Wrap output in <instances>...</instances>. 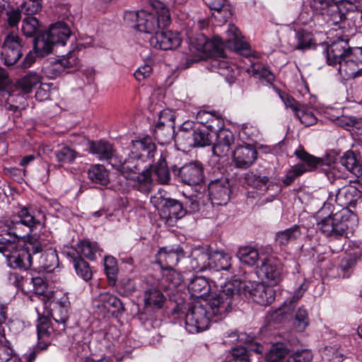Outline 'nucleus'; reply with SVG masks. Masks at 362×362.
Returning <instances> with one entry per match:
<instances>
[{
  "label": "nucleus",
  "mask_w": 362,
  "mask_h": 362,
  "mask_svg": "<svg viewBox=\"0 0 362 362\" xmlns=\"http://www.w3.org/2000/svg\"><path fill=\"white\" fill-rule=\"evenodd\" d=\"M247 72L256 78L264 79L269 83H272L274 81V74L259 63H252V65L247 69Z\"/></svg>",
  "instance_id": "45"
},
{
  "label": "nucleus",
  "mask_w": 362,
  "mask_h": 362,
  "mask_svg": "<svg viewBox=\"0 0 362 362\" xmlns=\"http://www.w3.org/2000/svg\"><path fill=\"white\" fill-rule=\"evenodd\" d=\"M323 55L329 65H339L338 72L344 80L356 77L362 71V48H351L348 40L340 38L333 42Z\"/></svg>",
  "instance_id": "2"
},
{
  "label": "nucleus",
  "mask_w": 362,
  "mask_h": 362,
  "mask_svg": "<svg viewBox=\"0 0 362 362\" xmlns=\"http://www.w3.org/2000/svg\"><path fill=\"white\" fill-rule=\"evenodd\" d=\"M197 119L201 123L206 124L208 128L214 129L215 124H217V127L218 128L220 127L218 125L221 122L220 119L215 117L210 112L206 111L199 112L197 114Z\"/></svg>",
  "instance_id": "62"
},
{
  "label": "nucleus",
  "mask_w": 362,
  "mask_h": 362,
  "mask_svg": "<svg viewBox=\"0 0 362 362\" xmlns=\"http://www.w3.org/2000/svg\"><path fill=\"white\" fill-rule=\"evenodd\" d=\"M54 45L45 32L33 40V49L37 57H44L51 53Z\"/></svg>",
  "instance_id": "34"
},
{
  "label": "nucleus",
  "mask_w": 362,
  "mask_h": 362,
  "mask_svg": "<svg viewBox=\"0 0 362 362\" xmlns=\"http://www.w3.org/2000/svg\"><path fill=\"white\" fill-rule=\"evenodd\" d=\"M50 40L55 45L64 46L71 36V30L64 22H57L52 25L48 30L45 31Z\"/></svg>",
  "instance_id": "28"
},
{
  "label": "nucleus",
  "mask_w": 362,
  "mask_h": 362,
  "mask_svg": "<svg viewBox=\"0 0 362 362\" xmlns=\"http://www.w3.org/2000/svg\"><path fill=\"white\" fill-rule=\"evenodd\" d=\"M193 147H204L211 145V137L208 131L196 128Z\"/></svg>",
  "instance_id": "55"
},
{
  "label": "nucleus",
  "mask_w": 362,
  "mask_h": 362,
  "mask_svg": "<svg viewBox=\"0 0 362 362\" xmlns=\"http://www.w3.org/2000/svg\"><path fill=\"white\" fill-rule=\"evenodd\" d=\"M43 243L35 236H30L24 247L18 245L15 241L0 235V252L5 257L7 264L13 269H27L33 262L35 255ZM45 246V244H44Z\"/></svg>",
  "instance_id": "4"
},
{
  "label": "nucleus",
  "mask_w": 362,
  "mask_h": 362,
  "mask_svg": "<svg viewBox=\"0 0 362 362\" xmlns=\"http://www.w3.org/2000/svg\"><path fill=\"white\" fill-rule=\"evenodd\" d=\"M243 294L246 298L261 305L271 304L275 298L274 290L257 281H241L239 296Z\"/></svg>",
  "instance_id": "12"
},
{
  "label": "nucleus",
  "mask_w": 362,
  "mask_h": 362,
  "mask_svg": "<svg viewBox=\"0 0 362 362\" xmlns=\"http://www.w3.org/2000/svg\"><path fill=\"white\" fill-rule=\"evenodd\" d=\"M23 224L19 221H12L8 227V235L10 236L12 241L16 239L23 238L25 234L21 232V229Z\"/></svg>",
  "instance_id": "64"
},
{
  "label": "nucleus",
  "mask_w": 362,
  "mask_h": 362,
  "mask_svg": "<svg viewBox=\"0 0 362 362\" xmlns=\"http://www.w3.org/2000/svg\"><path fill=\"white\" fill-rule=\"evenodd\" d=\"M361 196V191L355 186L349 185L339 189L336 194H330L328 202L334 200L339 206L347 209L348 206L354 205Z\"/></svg>",
  "instance_id": "21"
},
{
  "label": "nucleus",
  "mask_w": 362,
  "mask_h": 362,
  "mask_svg": "<svg viewBox=\"0 0 362 362\" xmlns=\"http://www.w3.org/2000/svg\"><path fill=\"white\" fill-rule=\"evenodd\" d=\"M289 348L285 343L279 342L273 344L267 355L268 362H286V357L289 354Z\"/></svg>",
  "instance_id": "37"
},
{
  "label": "nucleus",
  "mask_w": 362,
  "mask_h": 362,
  "mask_svg": "<svg viewBox=\"0 0 362 362\" xmlns=\"http://www.w3.org/2000/svg\"><path fill=\"white\" fill-rule=\"evenodd\" d=\"M257 151L251 145L238 146L233 152L235 165L241 169L249 168L257 159Z\"/></svg>",
  "instance_id": "22"
},
{
  "label": "nucleus",
  "mask_w": 362,
  "mask_h": 362,
  "mask_svg": "<svg viewBox=\"0 0 362 362\" xmlns=\"http://www.w3.org/2000/svg\"><path fill=\"white\" fill-rule=\"evenodd\" d=\"M313 358V354L308 349L297 351L289 355L286 362H310Z\"/></svg>",
  "instance_id": "63"
},
{
  "label": "nucleus",
  "mask_w": 362,
  "mask_h": 362,
  "mask_svg": "<svg viewBox=\"0 0 362 362\" xmlns=\"http://www.w3.org/2000/svg\"><path fill=\"white\" fill-rule=\"evenodd\" d=\"M294 154L304 163L296 164L287 171L282 180L283 183L286 186L292 184L296 177L301 176L305 173L315 170L318 167L325 165L322 158L309 154L303 148L296 150Z\"/></svg>",
  "instance_id": "11"
},
{
  "label": "nucleus",
  "mask_w": 362,
  "mask_h": 362,
  "mask_svg": "<svg viewBox=\"0 0 362 362\" xmlns=\"http://www.w3.org/2000/svg\"><path fill=\"white\" fill-rule=\"evenodd\" d=\"M88 178L95 183L106 185L109 182L108 173L103 165H93L88 170Z\"/></svg>",
  "instance_id": "41"
},
{
  "label": "nucleus",
  "mask_w": 362,
  "mask_h": 362,
  "mask_svg": "<svg viewBox=\"0 0 362 362\" xmlns=\"http://www.w3.org/2000/svg\"><path fill=\"white\" fill-rule=\"evenodd\" d=\"M105 274L110 286L116 285L117 275L118 273L117 262L112 256H107L104 259Z\"/></svg>",
  "instance_id": "46"
},
{
  "label": "nucleus",
  "mask_w": 362,
  "mask_h": 362,
  "mask_svg": "<svg viewBox=\"0 0 362 362\" xmlns=\"http://www.w3.org/2000/svg\"><path fill=\"white\" fill-rule=\"evenodd\" d=\"M249 351L244 346H238L231 349L232 358L228 362H250Z\"/></svg>",
  "instance_id": "61"
},
{
  "label": "nucleus",
  "mask_w": 362,
  "mask_h": 362,
  "mask_svg": "<svg viewBox=\"0 0 362 362\" xmlns=\"http://www.w3.org/2000/svg\"><path fill=\"white\" fill-rule=\"evenodd\" d=\"M149 6L152 11L142 9L138 11L125 12L126 20L135 21V26L140 32L153 35L158 28L169 25L170 13L163 3L158 0H149Z\"/></svg>",
  "instance_id": "6"
},
{
  "label": "nucleus",
  "mask_w": 362,
  "mask_h": 362,
  "mask_svg": "<svg viewBox=\"0 0 362 362\" xmlns=\"http://www.w3.org/2000/svg\"><path fill=\"white\" fill-rule=\"evenodd\" d=\"M309 324L308 311L300 307L298 309L296 315L294 326L298 332H303L308 327Z\"/></svg>",
  "instance_id": "56"
},
{
  "label": "nucleus",
  "mask_w": 362,
  "mask_h": 362,
  "mask_svg": "<svg viewBox=\"0 0 362 362\" xmlns=\"http://www.w3.org/2000/svg\"><path fill=\"white\" fill-rule=\"evenodd\" d=\"M155 137L160 145H165L170 144L175 136L174 127H155Z\"/></svg>",
  "instance_id": "47"
},
{
  "label": "nucleus",
  "mask_w": 362,
  "mask_h": 362,
  "mask_svg": "<svg viewBox=\"0 0 362 362\" xmlns=\"http://www.w3.org/2000/svg\"><path fill=\"white\" fill-rule=\"evenodd\" d=\"M183 257V250L179 245L167 246L158 250L156 255V262L160 266L161 269L173 268Z\"/></svg>",
  "instance_id": "20"
},
{
  "label": "nucleus",
  "mask_w": 362,
  "mask_h": 362,
  "mask_svg": "<svg viewBox=\"0 0 362 362\" xmlns=\"http://www.w3.org/2000/svg\"><path fill=\"white\" fill-rule=\"evenodd\" d=\"M211 321L214 320L205 305L196 303L188 308L185 314V329L190 334L199 333L206 330Z\"/></svg>",
  "instance_id": "10"
},
{
  "label": "nucleus",
  "mask_w": 362,
  "mask_h": 362,
  "mask_svg": "<svg viewBox=\"0 0 362 362\" xmlns=\"http://www.w3.org/2000/svg\"><path fill=\"white\" fill-rule=\"evenodd\" d=\"M144 300L146 308L159 309L162 308L165 298L159 290L156 288H149L144 292Z\"/></svg>",
  "instance_id": "36"
},
{
  "label": "nucleus",
  "mask_w": 362,
  "mask_h": 362,
  "mask_svg": "<svg viewBox=\"0 0 362 362\" xmlns=\"http://www.w3.org/2000/svg\"><path fill=\"white\" fill-rule=\"evenodd\" d=\"M188 37L190 44L199 52L222 56L226 47L243 55L250 54L249 45L244 40L239 29L233 24L228 25L225 39L214 36L213 39L208 40L204 35H200L197 38L190 36Z\"/></svg>",
  "instance_id": "3"
},
{
  "label": "nucleus",
  "mask_w": 362,
  "mask_h": 362,
  "mask_svg": "<svg viewBox=\"0 0 362 362\" xmlns=\"http://www.w3.org/2000/svg\"><path fill=\"white\" fill-rule=\"evenodd\" d=\"M81 45H75L61 59L51 62L46 67V73L51 78H56L71 68H77L79 60L77 55Z\"/></svg>",
  "instance_id": "14"
},
{
  "label": "nucleus",
  "mask_w": 362,
  "mask_h": 362,
  "mask_svg": "<svg viewBox=\"0 0 362 362\" xmlns=\"http://www.w3.org/2000/svg\"><path fill=\"white\" fill-rule=\"evenodd\" d=\"M37 240H40L45 244L42 245L38 252L33 255V261H36L39 266L47 271H52L58 266L59 260L56 250H54L50 243V240L45 238V235H40L36 237Z\"/></svg>",
  "instance_id": "15"
},
{
  "label": "nucleus",
  "mask_w": 362,
  "mask_h": 362,
  "mask_svg": "<svg viewBox=\"0 0 362 362\" xmlns=\"http://www.w3.org/2000/svg\"><path fill=\"white\" fill-rule=\"evenodd\" d=\"M45 308H49L51 315L54 320L62 325V329H65V324L69 319V310L70 308V302L66 294H63L60 298H54L50 300Z\"/></svg>",
  "instance_id": "18"
},
{
  "label": "nucleus",
  "mask_w": 362,
  "mask_h": 362,
  "mask_svg": "<svg viewBox=\"0 0 362 362\" xmlns=\"http://www.w3.org/2000/svg\"><path fill=\"white\" fill-rule=\"evenodd\" d=\"M308 4L315 13L326 16L327 21L330 25L344 28L347 16L333 0H308Z\"/></svg>",
  "instance_id": "9"
},
{
  "label": "nucleus",
  "mask_w": 362,
  "mask_h": 362,
  "mask_svg": "<svg viewBox=\"0 0 362 362\" xmlns=\"http://www.w3.org/2000/svg\"><path fill=\"white\" fill-rule=\"evenodd\" d=\"M18 217L23 226L28 228L30 232L41 226L42 223L35 215L34 212L28 207H23L18 212Z\"/></svg>",
  "instance_id": "38"
},
{
  "label": "nucleus",
  "mask_w": 362,
  "mask_h": 362,
  "mask_svg": "<svg viewBox=\"0 0 362 362\" xmlns=\"http://www.w3.org/2000/svg\"><path fill=\"white\" fill-rule=\"evenodd\" d=\"M296 39L297 40L296 49H305L310 48L312 45L313 39L310 33L304 30H298L296 33Z\"/></svg>",
  "instance_id": "57"
},
{
  "label": "nucleus",
  "mask_w": 362,
  "mask_h": 362,
  "mask_svg": "<svg viewBox=\"0 0 362 362\" xmlns=\"http://www.w3.org/2000/svg\"><path fill=\"white\" fill-rule=\"evenodd\" d=\"M211 66L214 71L223 76L229 83L235 81L238 73V70L235 65H231L224 59H215L211 61Z\"/></svg>",
  "instance_id": "30"
},
{
  "label": "nucleus",
  "mask_w": 362,
  "mask_h": 362,
  "mask_svg": "<svg viewBox=\"0 0 362 362\" xmlns=\"http://www.w3.org/2000/svg\"><path fill=\"white\" fill-rule=\"evenodd\" d=\"M322 360L327 362H342L344 354L337 344L328 346L322 351Z\"/></svg>",
  "instance_id": "50"
},
{
  "label": "nucleus",
  "mask_w": 362,
  "mask_h": 362,
  "mask_svg": "<svg viewBox=\"0 0 362 362\" xmlns=\"http://www.w3.org/2000/svg\"><path fill=\"white\" fill-rule=\"evenodd\" d=\"M33 286L32 291L47 306V303L54 298V292L48 288L47 281L43 276H33L30 279Z\"/></svg>",
  "instance_id": "26"
},
{
  "label": "nucleus",
  "mask_w": 362,
  "mask_h": 362,
  "mask_svg": "<svg viewBox=\"0 0 362 362\" xmlns=\"http://www.w3.org/2000/svg\"><path fill=\"white\" fill-rule=\"evenodd\" d=\"M49 322V320L47 317L41 316L38 318L37 331L39 341L44 343L42 341L44 339L49 336L52 329Z\"/></svg>",
  "instance_id": "58"
},
{
  "label": "nucleus",
  "mask_w": 362,
  "mask_h": 362,
  "mask_svg": "<svg viewBox=\"0 0 362 362\" xmlns=\"http://www.w3.org/2000/svg\"><path fill=\"white\" fill-rule=\"evenodd\" d=\"M40 76L36 73H28L18 82L19 86L25 93H30L32 88L40 83Z\"/></svg>",
  "instance_id": "53"
},
{
  "label": "nucleus",
  "mask_w": 362,
  "mask_h": 362,
  "mask_svg": "<svg viewBox=\"0 0 362 362\" xmlns=\"http://www.w3.org/2000/svg\"><path fill=\"white\" fill-rule=\"evenodd\" d=\"M173 175L182 183L187 185H197L204 181V166L199 161L190 162L180 168H172Z\"/></svg>",
  "instance_id": "13"
},
{
  "label": "nucleus",
  "mask_w": 362,
  "mask_h": 362,
  "mask_svg": "<svg viewBox=\"0 0 362 362\" xmlns=\"http://www.w3.org/2000/svg\"><path fill=\"white\" fill-rule=\"evenodd\" d=\"M89 152L95 155L100 160L107 161L113 168V158H117L112 146L107 141H91L89 144Z\"/></svg>",
  "instance_id": "25"
},
{
  "label": "nucleus",
  "mask_w": 362,
  "mask_h": 362,
  "mask_svg": "<svg viewBox=\"0 0 362 362\" xmlns=\"http://www.w3.org/2000/svg\"><path fill=\"white\" fill-rule=\"evenodd\" d=\"M67 256L70 257L74 264L76 274L84 281L91 279L93 273L89 264L86 262L81 256H76L75 252H66Z\"/></svg>",
  "instance_id": "32"
},
{
  "label": "nucleus",
  "mask_w": 362,
  "mask_h": 362,
  "mask_svg": "<svg viewBox=\"0 0 362 362\" xmlns=\"http://www.w3.org/2000/svg\"><path fill=\"white\" fill-rule=\"evenodd\" d=\"M332 204L325 202L317 213V228L326 237L338 239L346 236V230L355 216L346 209L335 213L331 209Z\"/></svg>",
  "instance_id": "5"
},
{
  "label": "nucleus",
  "mask_w": 362,
  "mask_h": 362,
  "mask_svg": "<svg viewBox=\"0 0 362 362\" xmlns=\"http://www.w3.org/2000/svg\"><path fill=\"white\" fill-rule=\"evenodd\" d=\"M95 300L98 303L97 305L98 308L104 307L107 309L112 308L118 312L124 311V306L121 300L109 292L100 293Z\"/></svg>",
  "instance_id": "35"
},
{
  "label": "nucleus",
  "mask_w": 362,
  "mask_h": 362,
  "mask_svg": "<svg viewBox=\"0 0 362 362\" xmlns=\"http://www.w3.org/2000/svg\"><path fill=\"white\" fill-rule=\"evenodd\" d=\"M187 289L192 297L203 298L210 293L211 287L206 278L197 276L190 280Z\"/></svg>",
  "instance_id": "27"
},
{
  "label": "nucleus",
  "mask_w": 362,
  "mask_h": 362,
  "mask_svg": "<svg viewBox=\"0 0 362 362\" xmlns=\"http://www.w3.org/2000/svg\"><path fill=\"white\" fill-rule=\"evenodd\" d=\"M171 127L175 126V114L173 110L165 109L160 111L159 115L158 121L156 127Z\"/></svg>",
  "instance_id": "60"
},
{
  "label": "nucleus",
  "mask_w": 362,
  "mask_h": 362,
  "mask_svg": "<svg viewBox=\"0 0 362 362\" xmlns=\"http://www.w3.org/2000/svg\"><path fill=\"white\" fill-rule=\"evenodd\" d=\"M340 164L356 177H359L362 175V165L353 151H346L340 158Z\"/></svg>",
  "instance_id": "31"
},
{
  "label": "nucleus",
  "mask_w": 362,
  "mask_h": 362,
  "mask_svg": "<svg viewBox=\"0 0 362 362\" xmlns=\"http://www.w3.org/2000/svg\"><path fill=\"white\" fill-rule=\"evenodd\" d=\"M23 47L24 45L17 35L8 34L4 39L1 52L4 64L6 66L15 64L22 56Z\"/></svg>",
  "instance_id": "16"
},
{
  "label": "nucleus",
  "mask_w": 362,
  "mask_h": 362,
  "mask_svg": "<svg viewBox=\"0 0 362 362\" xmlns=\"http://www.w3.org/2000/svg\"><path fill=\"white\" fill-rule=\"evenodd\" d=\"M156 144L150 137L132 141V148L124 160L119 156L113 158L114 168L119 171L127 180H132V186L143 193L150 192L152 186L151 163H146V158L154 157Z\"/></svg>",
  "instance_id": "1"
},
{
  "label": "nucleus",
  "mask_w": 362,
  "mask_h": 362,
  "mask_svg": "<svg viewBox=\"0 0 362 362\" xmlns=\"http://www.w3.org/2000/svg\"><path fill=\"white\" fill-rule=\"evenodd\" d=\"M304 284H301L299 288L295 291L294 294L291 298H288L285 300L281 313L286 314L290 311H292L299 300V299L303 296L304 291L306 290V288H304Z\"/></svg>",
  "instance_id": "54"
},
{
  "label": "nucleus",
  "mask_w": 362,
  "mask_h": 362,
  "mask_svg": "<svg viewBox=\"0 0 362 362\" xmlns=\"http://www.w3.org/2000/svg\"><path fill=\"white\" fill-rule=\"evenodd\" d=\"M259 275L264 277L272 286L276 285L281 279L282 267L274 259H264L258 270Z\"/></svg>",
  "instance_id": "23"
},
{
  "label": "nucleus",
  "mask_w": 362,
  "mask_h": 362,
  "mask_svg": "<svg viewBox=\"0 0 362 362\" xmlns=\"http://www.w3.org/2000/svg\"><path fill=\"white\" fill-rule=\"evenodd\" d=\"M241 281L235 279L226 282L221 289L211 293L204 305L214 322L224 319L239 300Z\"/></svg>",
  "instance_id": "7"
},
{
  "label": "nucleus",
  "mask_w": 362,
  "mask_h": 362,
  "mask_svg": "<svg viewBox=\"0 0 362 362\" xmlns=\"http://www.w3.org/2000/svg\"><path fill=\"white\" fill-rule=\"evenodd\" d=\"M99 250L97 243H91L87 240L81 241L77 245L76 250H71L67 252L74 251L76 256L81 255L88 259L93 261L95 259V253Z\"/></svg>",
  "instance_id": "40"
},
{
  "label": "nucleus",
  "mask_w": 362,
  "mask_h": 362,
  "mask_svg": "<svg viewBox=\"0 0 362 362\" xmlns=\"http://www.w3.org/2000/svg\"><path fill=\"white\" fill-rule=\"evenodd\" d=\"M114 286L117 293L123 297H129L136 291L135 283L128 277L121 278Z\"/></svg>",
  "instance_id": "49"
},
{
  "label": "nucleus",
  "mask_w": 362,
  "mask_h": 362,
  "mask_svg": "<svg viewBox=\"0 0 362 362\" xmlns=\"http://www.w3.org/2000/svg\"><path fill=\"white\" fill-rule=\"evenodd\" d=\"M41 8V0H26L21 4V12H23L27 16H32Z\"/></svg>",
  "instance_id": "59"
},
{
  "label": "nucleus",
  "mask_w": 362,
  "mask_h": 362,
  "mask_svg": "<svg viewBox=\"0 0 362 362\" xmlns=\"http://www.w3.org/2000/svg\"><path fill=\"white\" fill-rule=\"evenodd\" d=\"M39 28V22L35 17L27 16L22 23L21 30L26 37H32L37 32Z\"/></svg>",
  "instance_id": "51"
},
{
  "label": "nucleus",
  "mask_w": 362,
  "mask_h": 362,
  "mask_svg": "<svg viewBox=\"0 0 362 362\" xmlns=\"http://www.w3.org/2000/svg\"><path fill=\"white\" fill-rule=\"evenodd\" d=\"M151 203L159 211L160 215L172 224L186 214V209L179 201L168 197L164 190H158L151 197Z\"/></svg>",
  "instance_id": "8"
},
{
  "label": "nucleus",
  "mask_w": 362,
  "mask_h": 362,
  "mask_svg": "<svg viewBox=\"0 0 362 362\" xmlns=\"http://www.w3.org/2000/svg\"><path fill=\"white\" fill-rule=\"evenodd\" d=\"M239 260L248 266H254L259 258L258 250L251 246L240 247L236 255Z\"/></svg>",
  "instance_id": "39"
},
{
  "label": "nucleus",
  "mask_w": 362,
  "mask_h": 362,
  "mask_svg": "<svg viewBox=\"0 0 362 362\" xmlns=\"http://www.w3.org/2000/svg\"><path fill=\"white\" fill-rule=\"evenodd\" d=\"M153 175L157 181L163 185L168 184L170 180V174L165 158L160 156L153 168Z\"/></svg>",
  "instance_id": "42"
},
{
  "label": "nucleus",
  "mask_w": 362,
  "mask_h": 362,
  "mask_svg": "<svg viewBox=\"0 0 362 362\" xmlns=\"http://www.w3.org/2000/svg\"><path fill=\"white\" fill-rule=\"evenodd\" d=\"M301 234L300 227L294 225L289 228L278 231L275 235V242L280 246H285L298 239Z\"/></svg>",
  "instance_id": "33"
},
{
  "label": "nucleus",
  "mask_w": 362,
  "mask_h": 362,
  "mask_svg": "<svg viewBox=\"0 0 362 362\" xmlns=\"http://www.w3.org/2000/svg\"><path fill=\"white\" fill-rule=\"evenodd\" d=\"M211 255L201 248H195L192 251L190 256V267L196 272H202L210 269Z\"/></svg>",
  "instance_id": "29"
},
{
  "label": "nucleus",
  "mask_w": 362,
  "mask_h": 362,
  "mask_svg": "<svg viewBox=\"0 0 362 362\" xmlns=\"http://www.w3.org/2000/svg\"><path fill=\"white\" fill-rule=\"evenodd\" d=\"M210 199L214 204L225 205L230 199V185L227 177L211 180L208 185Z\"/></svg>",
  "instance_id": "17"
},
{
  "label": "nucleus",
  "mask_w": 362,
  "mask_h": 362,
  "mask_svg": "<svg viewBox=\"0 0 362 362\" xmlns=\"http://www.w3.org/2000/svg\"><path fill=\"white\" fill-rule=\"evenodd\" d=\"M231 257L228 254L215 252L211 255L210 269L215 270H226L231 269Z\"/></svg>",
  "instance_id": "43"
},
{
  "label": "nucleus",
  "mask_w": 362,
  "mask_h": 362,
  "mask_svg": "<svg viewBox=\"0 0 362 362\" xmlns=\"http://www.w3.org/2000/svg\"><path fill=\"white\" fill-rule=\"evenodd\" d=\"M295 116L305 127L315 124L317 122V117L311 107L306 105H300V107L296 112Z\"/></svg>",
  "instance_id": "48"
},
{
  "label": "nucleus",
  "mask_w": 362,
  "mask_h": 362,
  "mask_svg": "<svg viewBox=\"0 0 362 362\" xmlns=\"http://www.w3.org/2000/svg\"><path fill=\"white\" fill-rule=\"evenodd\" d=\"M150 45L164 50L173 49L180 46L181 43L178 33L172 31H156L148 39Z\"/></svg>",
  "instance_id": "19"
},
{
  "label": "nucleus",
  "mask_w": 362,
  "mask_h": 362,
  "mask_svg": "<svg viewBox=\"0 0 362 362\" xmlns=\"http://www.w3.org/2000/svg\"><path fill=\"white\" fill-rule=\"evenodd\" d=\"M217 140L213 146V153L218 157L227 156L234 143V135L228 129H221L216 134Z\"/></svg>",
  "instance_id": "24"
},
{
  "label": "nucleus",
  "mask_w": 362,
  "mask_h": 362,
  "mask_svg": "<svg viewBox=\"0 0 362 362\" xmlns=\"http://www.w3.org/2000/svg\"><path fill=\"white\" fill-rule=\"evenodd\" d=\"M54 155L57 161L71 163L74 161L78 153L74 149L69 146H63L60 149L55 151Z\"/></svg>",
  "instance_id": "52"
},
{
  "label": "nucleus",
  "mask_w": 362,
  "mask_h": 362,
  "mask_svg": "<svg viewBox=\"0 0 362 362\" xmlns=\"http://www.w3.org/2000/svg\"><path fill=\"white\" fill-rule=\"evenodd\" d=\"M163 280L168 282L166 286L168 289H173L180 286L183 281V277L180 272H178L174 268L162 269Z\"/></svg>",
  "instance_id": "44"
}]
</instances>
